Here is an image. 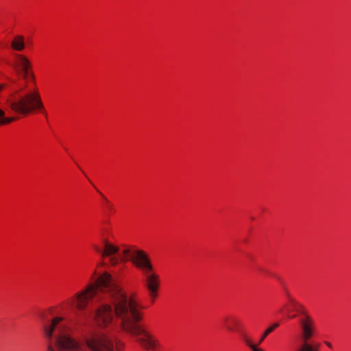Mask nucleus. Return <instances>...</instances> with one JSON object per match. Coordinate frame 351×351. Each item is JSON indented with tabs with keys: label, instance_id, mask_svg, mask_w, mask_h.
Wrapping results in <instances>:
<instances>
[{
	"label": "nucleus",
	"instance_id": "obj_1",
	"mask_svg": "<svg viewBox=\"0 0 351 351\" xmlns=\"http://www.w3.org/2000/svg\"><path fill=\"white\" fill-rule=\"evenodd\" d=\"M100 292L105 294V298L95 311L94 319L97 324L106 327L115 316L123 331L134 337L145 350H154L157 341L145 326L141 323L143 313L137 302L128 297L107 272L99 276L95 283L88 285L83 291L71 298L68 304L83 310L89 300H101Z\"/></svg>",
	"mask_w": 351,
	"mask_h": 351
},
{
	"label": "nucleus",
	"instance_id": "obj_2",
	"mask_svg": "<svg viewBox=\"0 0 351 351\" xmlns=\"http://www.w3.org/2000/svg\"><path fill=\"white\" fill-rule=\"evenodd\" d=\"M62 320V317H55L49 325L43 327L45 337L51 341L53 337L58 348L68 351H84L86 348L91 351H114L112 339L106 334L88 332L83 335L82 342L76 341L66 333L67 326Z\"/></svg>",
	"mask_w": 351,
	"mask_h": 351
},
{
	"label": "nucleus",
	"instance_id": "obj_3",
	"mask_svg": "<svg viewBox=\"0 0 351 351\" xmlns=\"http://www.w3.org/2000/svg\"><path fill=\"white\" fill-rule=\"evenodd\" d=\"M95 250L104 256L114 255L120 259L131 260L142 271L143 274L154 269L148 255L141 250L135 247H125L121 250L112 245V243H104L103 247H95Z\"/></svg>",
	"mask_w": 351,
	"mask_h": 351
},
{
	"label": "nucleus",
	"instance_id": "obj_4",
	"mask_svg": "<svg viewBox=\"0 0 351 351\" xmlns=\"http://www.w3.org/2000/svg\"><path fill=\"white\" fill-rule=\"evenodd\" d=\"M19 91V90H14L5 99V103L12 110L21 114H27L33 110H38L47 116L40 95L37 90L17 96L16 94Z\"/></svg>",
	"mask_w": 351,
	"mask_h": 351
},
{
	"label": "nucleus",
	"instance_id": "obj_5",
	"mask_svg": "<svg viewBox=\"0 0 351 351\" xmlns=\"http://www.w3.org/2000/svg\"><path fill=\"white\" fill-rule=\"evenodd\" d=\"M16 64L17 66V73L21 75L22 78L27 80L28 78L34 80L35 76L32 69L30 61L23 55L17 54L16 56Z\"/></svg>",
	"mask_w": 351,
	"mask_h": 351
},
{
	"label": "nucleus",
	"instance_id": "obj_6",
	"mask_svg": "<svg viewBox=\"0 0 351 351\" xmlns=\"http://www.w3.org/2000/svg\"><path fill=\"white\" fill-rule=\"evenodd\" d=\"M145 276V283L149 295L155 298L159 287V276L153 270L143 273Z\"/></svg>",
	"mask_w": 351,
	"mask_h": 351
},
{
	"label": "nucleus",
	"instance_id": "obj_7",
	"mask_svg": "<svg viewBox=\"0 0 351 351\" xmlns=\"http://www.w3.org/2000/svg\"><path fill=\"white\" fill-rule=\"evenodd\" d=\"M291 302L292 303L291 310H294V311H298V312L301 313L304 315V318H302L300 319V325H301V322L302 321L306 320V317H308L311 319V321H312V326H313L312 327L313 328V335H314L315 326H314V322H313V319L308 315H307L305 312L302 311L300 309V308H302V306H301V305L300 304H298V302H296L295 300H291ZM300 329H302V326H300ZM302 332V330H300V334L299 335V346H298L297 350L299 349V348L302 345V341H301ZM313 337V336H312V337Z\"/></svg>",
	"mask_w": 351,
	"mask_h": 351
},
{
	"label": "nucleus",
	"instance_id": "obj_8",
	"mask_svg": "<svg viewBox=\"0 0 351 351\" xmlns=\"http://www.w3.org/2000/svg\"><path fill=\"white\" fill-rule=\"evenodd\" d=\"M226 328L229 331H237L239 333L243 330L242 323L239 319L236 317H227L225 318Z\"/></svg>",
	"mask_w": 351,
	"mask_h": 351
},
{
	"label": "nucleus",
	"instance_id": "obj_9",
	"mask_svg": "<svg viewBox=\"0 0 351 351\" xmlns=\"http://www.w3.org/2000/svg\"><path fill=\"white\" fill-rule=\"evenodd\" d=\"M11 46L14 50L19 51L23 50L25 48L24 37L21 35L15 36L11 43Z\"/></svg>",
	"mask_w": 351,
	"mask_h": 351
},
{
	"label": "nucleus",
	"instance_id": "obj_10",
	"mask_svg": "<svg viewBox=\"0 0 351 351\" xmlns=\"http://www.w3.org/2000/svg\"><path fill=\"white\" fill-rule=\"evenodd\" d=\"M279 326V324L276 322L272 324L270 326H269L262 334L258 344L261 343L265 338L271 333L276 328H277Z\"/></svg>",
	"mask_w": 351,
	"mask_h": 351
},
{
	"label": "nucleus",
	"instance_id": "obj_11",
	"mask_svg": "<svg viewBox=\"0 0 351 351\" xmlns=\"http://www.w3.org/2000/svg\"><path fill=\"white\" fill-rule=\"evenodd\" d=\"M14 119V117H5L4 111L0 108V125L8 124Z\"/></svg>",
	"mask_w": 351,
	"mask_h": 351
},
{
	"label": "nucleus",
	"instance_id": "obj_12",
	"mask_svg": "<svg viewBox=\"0 0 351 351\" xmlns=\"http://www.w3.org/2000/svg\"><path fill=\"white\" fill-rule=\"evenodd\" d=\"M98 192L102 196V198L104 199L105 204H106V206L108 207V208L109 210H112L113 209V205L111 204V202H110V201L102 193H101L99 191H98Z\"/></svg>",
	"mask_w": 351,
	"mask_h": 351
},
{
	"label": "nucleus",
	"instance_id": "obj_13",
	"mask_svg": "<svg viewBox=\"0 0 351 351\" xmlns=\"http://www.w3.org/2000/svg\"><path fill=\"white\" fill-rule=\"evenodd\" d=\"M111 262L112 264H116L117 262H118V258H111Z\"/></svg>",
	"mask_w": 351,
	"mask_h": 351
},
{
	"label": "nucleus",
	"instance_id": "obj_14",
	"mask_svg": "<svg viewBox=\"0 0 351 351\" xmlns=\"http://www.w3.org/2000/svg\"><path fill=\"white\" fill-rule=\"evenodd\" d=\"M6 86H8V87L9 86H8V84H1V85H0V91H1L3 88H4L5 87H6Z\"/></svg>",
	"mask_w": 351,
	"mask_h": 351
},
{
	"label": "nucleus",
	"instance_id": "obj_15",
	"mask_svg": "<svg viewBox=\"0 0 351 351\" xmlns=\"http://www.w3.org/2000/svg\"><path fill=\"white\" fill-rule=\"evenodd\" d=\"M325 344H326L328 348H332V344H331L330 342H328V341H326V342H325Z\"/></svg>",
	"mask_w": 351,
	"mask_h": 351
},
{
	"label": "nucleus",
	"instance_id": "obj_16",
	"mask_svg": "<svg viewBox=\"0 0 351 351\" xmlns=\"http://www.w3.org/2000/svg\"><path fill=\"white\" fill-rule=\"evenodd\" d=\"M289 319H293L295 317V315H288Z\"/></svg>",
	"mask_w": 351,
	"mask_h": 351
},
{
	"label": "nucleus",
	"instance_id": "obj_17",
	"mask_svg": "<svg viewBox=\"0 0 351 351\" xmlns=\"http://www.w3.org/2000/svg\"><path fill=\"white\" fill-rule=\"evenodd\" d=\"M48 350H49V351H54V350L53 349V348L51 347V345H49V346H48Z\"/></svg>",
	"mask_w": 351,
	"mask_h": 351
},
{
	"label": "nucleus",
	"instance_id": "obj_18",
	"mask_svg": "<svg viewBox=\"0 0 351 351\" xmlns=\"http://www.w3.org/2000/svg\"><path fill=\"white\" fill-rule=\"evenodd\" d=\"M10 82L11 83H15V82H16V81H15V80H10Z\"/></svg>",
	"mask_w": 351,
	"mask_h": 351
}]
</instances>
